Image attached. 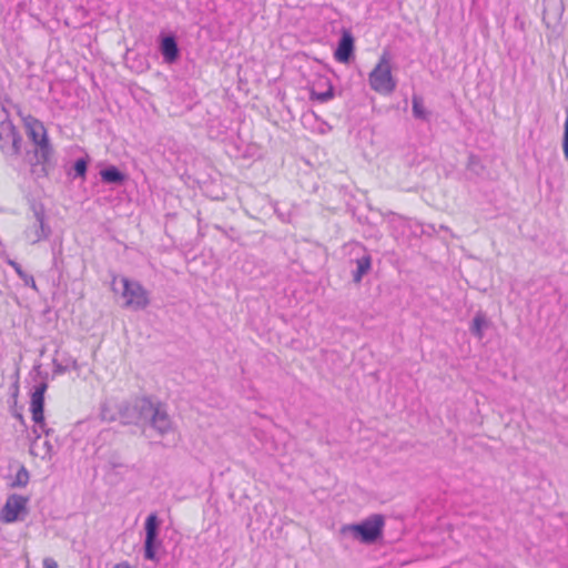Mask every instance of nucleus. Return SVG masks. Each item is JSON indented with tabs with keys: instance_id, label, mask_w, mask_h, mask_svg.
<instances>
[{
	"instance_id": "1",
	"label": "nucleus",
	"mask_w": 568,
	"mask_h": 568,
	"mask_svg": "<svg viewBox=\"0 0 568 568\" xmlns=\"http://www.w3.org/2000/svg\"><path fill=\"white\" fill-rule=\"evenodd\" d=\"M369 88L381 94L390 95L397 88V80L393 74L392 55L388 51H384L377 63L368 73Z\"/></svg>"
},
{
	"instance_id": "2",
	"label": "nucleus",
	"mask_w": 568,
	"mask_h": 568,
	"mask_svg": "<svg viewBox=\"0 0 568 568\" xmlns=\"http://www.w3.org/2000/svg\"><path fill=\"white\" fill-rule=\"evenodd\" d=\"M384 524V517L375 514L358 524L342 526L341 534L368 545L382 536Z\"/></svg>"
},
{
	"instance_id": "3",
	"label": "nucleus",
	"mask_w": 568,
	"mask_h": 568,
	"mask_svg": "<svg viewBox=\"0 0 568 568\" xmlns=\"http://www.w3.org/2000/svg\"><path fill=\"white\" fill-rule=\"evenodd\" d=\"M135 408L139 410L141 420H149L151 426L161 435L172 430V422L163 404L149 398L136 400Z\"/></svg>"
},
{
	"instance_id": "4",
	"label": "nucleus",
	"mask_w": 568,
	"mask_h": 568,
	"mask_svg": "<svg viewBox=\"0 0 568 568\" xmlns=\"http://www.w3.org/2000/svg\"><path fill=\"white\" fill-rule=\"evenodd\" d=\"M118 277H113V291H118L115 287ZM121 284V296L124 300L123 306L133 311L144 310L150 304L149 292L138 281L129 280L128 277H120Z\"/></svg>"
},
{
	"instance_id": "5",
	"label": "nucleus",
	"mask_w": 568,
	"mask_h": 568,
	"mask_svg": "<svg viewBox=\"0 0 568 568\" xmlns=\"http://www.w3.org/2000/svg\"><path fill=\"white\" fill-rule=\"evenodd\" d=\"M23 123L29 139L36 145V156L38 162H49L52 154V148L49 143L47 130L43 123L31 115L24 116Z\"/></svg>"
},
{
	"instance_id": "6",
	"label": "nucleus",
	"mask_w": 568,
	"mask_h": 568,
	"mask_svg": "<svg viewBox=\"0 0 568 568\" xmlns=\"http://www.w3.org/2000/svg\"><path fill=\"white\" fill-rule=\"evenodd\" d=\"M21 138L3 106H0V149L7 156L20 152Z\"/></svg>"
},
{
	"instance_id": "7",
	"label": "nucleus",
	"mask_w": 568,
	"mask_h": 568,
	"mask_svg": "<svg viewBox=\"0 0 568 568\" xmlns=\"http://www.w3.org/2000/svg\"><path fill=\"white\" fill-rule=\"evenodd\" d=\"M47 388L48 385L45 382H40L33 386L30 400V412L34 423L32 433L41 430L45 433V436H49L52 433V429L48 427L44 419V394Z\"/></svg>"
},
{
	"instance_id": "8",
	"label": "nucleus",
	"mask_w": 568,
	"mask_h": 568,
	"mask_svg": "<svg viewBox=\"0 0 568 568\" xmlns=\"http://www.w3.org/2000/svg\"><path fill=\"white\" fill-rule=\"evenodd\" d=\"M51 235V226L45 220V213L42 207L33 210V217L23 230V240L31 245L47 240Z\"/></svg>"
},
{
	"instance_id": "9",
	"label": "nucleus",
	"mask_w": 568,
	"mask_h": 568,
	"mask_svg": "<svg viewBox=\"0 0 568 568\" xmlns=\"http://www.w3.org/2000/svg\"><path fill=\"white\" fill-rule=\"evenodd\" d=\"M29 498L22 495H9L0 510V520L4 524L16 523L28 513Z\"/></svg>"
},
{
	"instance_id": "10",
	"label": "nucleus",
	"mask_w": 568,
	"mask_h": 568,
	"mask_svg": "<svg viewBox=\"0 0 568 568\" xmlns=\"http://www.w3.org/2000/svg\"><path fill=\"white\" fill-rule=\"evenodd\" d=\"M159 518L155 514H151L145 520V540H144V557L148 560L158 561L155 548L158 542Z\"/></svg>"
},
{
	"instance_id": "11",
	"label": "nucleus",
	"mask_w": 568,
	"mask_h": 568,
	"mask_svg": "<svg viewBox=\"0 0 568 568\" xmlns=\"http://www.w3.org/2000/svg\"><path fill=\"white\" fill-rule=\"evenodd\" d=\"M43 434L45 435V433L41 430L32 433L34 438L30 444V454L45 460L51 458L53 446L50 440L41 438Z\"/></svg>"
},
{
	"instance_id": "12",
	"label": "nucleus",
	"mask_w": 568,
	"mask_h": 568,
	"mask_svg": "<svg viewBox=\"0 0 568 568\" xmlns=\"http://www.w3.org/2000/svg\"><path fill=\"white\" fill-rule=\"evenodd\" d=\"M311 100L327 102L334 98V89L327 78H320L312 87L310 92Z\"/></svg>"
},
{
	"instance_id": "13",
	"label": "nucleus",
	"mask_w": 568,
	"mask_h": 568,
	"mask_svg": "<svg viewBox=\"0 0 568 568\" xmlns=\"http://www.w3.org/2000/svg\"><path fill=\"white\" fill-rule=\"evenodd\" d=\"M354 51V38L352 33L344 30L338 45L335 50L334 57L338 62L347 63Z\"/></svg>"
},
{
	"instance_id": "14",
	"label": "nucleus",
	"mask_w": 568,
	"mask_h": 568,
	"mask_svg": "<svg viewBox=\"0 0 568 568\" xmlns=\"http://www.w3.org/2000/svg\"><path fill=\"white\" fill-rule=\"evenodd\" d=\"M160 50L163 55V60L166 63H173L176 61L179 57V48L173 36H166L162 38Z\"/></svg>"
},
{
	"instance_id": "15",
	"label": "nucleus",
	"mask_w": 568,
	"mask_h": 568,
	"mask_svg": "<svg viewBox=\"0 0 568 568\" xmlns=\"http://www.w3.org/2000/svg\"><path fill=\"white\" fill-rule=\"evenodd\" d=\"M372 257L368 254L363 255L356 260V271L353 273V280L359 283L363 276L371 270Z\"/></svg>"
},
{
	"instance_id": "16",
	"label": "nucleus",
	"mask_w": 568,
	"mask_h": 568,
	"mask_svg": "<svg viewBox=\"0 0 568 568\" xmlns=\"http://www.w3.org/2000/svg\"><path fill=\"white\" fill-rule=\"evenodd\" d=\"M7 263L14 270V272L26 286H29L32 290L38 291L33 276L24 272L19 263H17L13 260H8Z\"/></svg>"
},
{
	"instance_id": "17",
	"label": "nucleus",
	"mask_w": 568,
	"mask_h": 568,
	"mask_svg": "<svg viewBox=\"0 0 568 568\" xmlns=\"http://www.w3.org/2000/svg\"><path fill=\"white\" fill-rule=\"evenodd\" d=\"M100 175L105 183H122L125 180V175L115 166L102 170Z\"/></svg>"
},
{
	"instance_id": "18",
	"label": "nucleus",
	"mask_w": 568,
	"mask_h": 568,
	"mask_svg": "<svg viewBox=\"0 0 568 568\" xmlns=\"http://www.w3.org/2000/svg\"><path fill=\"white\" fill-rule=\"evenodd\" d=\"M488 325V322L486 320V316L483 313H478L475 315L471 324V333L476 335L479 339L484 336V328H486Z\"/></svg>"
},
{
	"instance_id": "19",
	"label": "nucleus",
	"mask_w": 568,
	"mask_h": 568,
	"mask_svg": "<svg viewBox=\"0 0 568 568\" xmlns=\"http://www.w3.org/2000/svg\"><path fill=\"white\" fill-rule=\"evenodd\" d=\"M29 483V473L26 469V467H20V469L17 471L12 483L11 487H24Z\"/></svg>"
},
{
	"instance_id": "20",
	"label": "nucleus",
	"mask_w": 568,
	"mask_h": 568,
	"mask_svg": "<svg viewBox=\"0 0 568 568\" xmlns=\"http://www.w3.org/2000/svg\"><path fill=\"white\" fill-rule=\"evenodd\" d=\"M413 114L417 119H426V110L423 104V100L420 97L414 95L413 97Z\"/></svg>"
},
{
	"instance_id": "21",
	"label": "nucleus",
	"mask_w": 568,
	"mask_h": 568,
	"mask_svg": "<svg viewBox=\"0 0 568 568\" xmlns=\"http://www.w3.org/2000/svg\"><path fill=\"white\" fill-rule=\"evenodd\" d=\"M562 150L566 160H568V108L566 109V120L564 124Z\"/></svg>"
},
{
	"instance_id": "22",
	"label": "nucleus",
	"mask_w": 568,
	"mask_h": 568,
	"mask_svg": "<svg viewBox=\"0 0 568 568\" xmlns=\"http://www.w3.org/2000/svg\"><path fill=\"white\" fill-rule=\"evenodd\" d=\"M74 171L78 176L84 178L87 172V161L84 159H78L74 163Z\"/></svg>"
},
{
	"instance_id": "23",
	"label": "nucleus",
	"mask_w": 568,
	"mask_h": 568,
	"mask_svg": "<svg viewBox=\"0 0 568 568\" xmlns=\"http://www.w3.org/2000/svg\"><path fill=\"white\" fill-rule=\"evenodd\" d=\"M100 415H101V418H102L103 420H109V422H111V420H113V419H114V416H113V415H111V414H110V412H109V407H108V405H103V406H102Z\"/></svg>"
},
{
	"instance_id": "24",
	"label": "nucleus",
	"mask_w": 568,
	"mask_h": 568,
	"mask_svg": "<svg viewBox=\"0 0 568 568\" xmlns=\"http://www.w3.org/2000/svg\"><path fill=\"white\" fill-rule=\"evenodd\" d=\"M43 568H58V564L52 558H45L43 560Z\"/></svg>"
},
{
	"instance_id": "25",
	"label": "nucleus",
	"mask_w": 568,
	"mask_h": 568,
	"mask_svg": "<svg viewBox=\"0 0 568 568\" xmlns=\"http://www.w3.org/2000/svg\"><path fill=\"white\" fill-rule=\"evenodd\" d=\"M64 366H69L70 371L71 369L72 371H78L79 369V364H78L77 359H73V358L68 359Z\"/></svg>"
},
{
	"instance_id": "26",
	"label": "nucleus",
	"mask_w": 568,
	"mask_h": 568,
	"mask_svg": "<svg viewBox=\"0 0 568 568\" xmlns=\"http://www.w3.org/2000/svg\"><path fill=\"white\" fill-rule=\"evenodd\" d=\"M54 365H55V372L57 373H64V372L70 371L69 366H64V365H62L60 363H55Z\"/></svg>"
},
{
	"instance_id": "27",
	"label": "nucleus",
	"mask_w": 568,
	"mask_h": 568,
	"mask_svg": "<svg viewBox=\"0 0 568 568\" xmlns=\"http://www.w3.org/2000/svg\"><path fill=\"white\" fill-rule=\"evenodd\" d=\"M113 568H133L128 561H121L113 566Z\"/></svg>"
}]
</instances>
